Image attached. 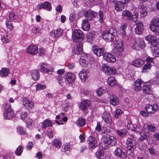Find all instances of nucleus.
<instances>
[{
	"label": "nucleus",
	"mask_w": 159,
	"mask_h": 159,
	"mask_svg": "<svg viewBox=\"0 0 159 159\" xmlns=\"http://www.w3.org/2000/svg\"><path fill=\"white\" fill-rule=\"evenodd\" d=\"M9 18L11 20H13L17 19V16L13 12H11L9 14Z\"/></svg>",
	"instance_id": "obj_55"
},
{
	"label": "nucleus",
	"mask_w": 159,
	"mask_h": 159,
	"mask_svg": "<svg viewBox=\"0 0 159 159\" xmlns=\"http://www.w3.org/2000/svg\"><path fill=\"white\" fill-rule=\"evenodd\" d=\"M27 52L32 55L37 54L38 52V49L36 45L30 44L28 46L26 49Z\"/></svg>",
	"instance_id": "obj_12"
},
{
	"label": "nucleus",
	"mask_w": 159,
	"mask_h": 159,
	"mask_svg": "<svg viewBox=\"0 0 159 159\" xmlns=\"http://www.w3.org/2000/svg\"><path fill=\"white\" fill-rule=\"evenodd\" d=\"M127 149L131 151H133L136 148V142L135 140L134 139L133 136L132 135V138H128L126 142Z\"/></svg>",
	"instance_id": "obj_8"
},
{
	"label": "nucleus",
	"mask_w": 159,
	"mask_h": 159,
	"mask_svg": "<svg viewBox=\"0 0 159 159\" xmlns=\"http://www.w3.org/2000/svg\"><path fill=\"white\" fill-rule=\"evenodd\" d=\"M97 15V13L92 10H87L85 11L84 16L86 18L89 20H92Z\"/></svg>",
	"instance_id": "obj_19"
},
{
	"label": "nucleus",
	"mask_w": 159,
	"mask_h": 159,
	"mask_svg": "<svg viewBox=\"0 0 159 159\" xmlns=\"http://www.w3.org/2000/svg\"><path fill=\"white\" fill-rule=\"evenodd\" d=\"M1 32H3L5 33V34H3V37H2L1 40L4 43H7L9 42V40L6 37L7 36V32L5 30H2Z\"/></svg>",
	"instance_id": "obj_43"
},
{
	"label": "nucleus",
	"mask_w": 159,
	"mask_h": 159,
	"mask_svg": "<svg viewBox=\"0 0 159 159\" xmlns=\"http://www.w3.org/2000/svg\"><path fill=\"white\" fill-rule=\"evenodd\" d=\"M84 35L83 32L80 30L75 29L72 33V38L74 42L75 43L79 42V40H83Z\"/></svg>",
	"instance_id": "obj_6"
},
{
	"label": "nucleus",
	"mask_w": 159,
	"mask_h": 159,
	"mask_svg": "<svg viewBox=\"0 0 159 159\" xmlns=\"http://www.w3.org/2000/svg\"><path fill=\"white\" fill-rule=\"evenodd\" d=\"M145 46L144 41L141 38L135 39L134 40L131 46L137 50H141Z\"/></svg>",
	"instance_id": "obj_5"
},
{
	"label": "nucleus",
	"mask_w": 159,
	"mask_h": 159,
	"mask_svg": "<svg viewBox=\"0 0 159 159\" xmlns=\"http://www.w3.org/2000/svg\"><path fill=\"white\" fill-rule=\"evenodd\" d=\"M110 102L111 104L114 106L118 105L119 104V100L118 97L114 95L110 96Z\"/></svg>",
	"instance_id": "obj_32"
},
{
	"label": "nucleus",
	"mask_w": 159,
	"mask_h": 159,
	"mask_svg": "<svg viewBox=\"0 0 159 159\" xmlns=\"http://www.w3.org/2000/svg\"><path fill=\"white\" fill-rule=\"evenodd\" d=\"M76 124L78 126L83 127L85 125V120L82 118H79L76 121Z\"/></svg>",
	"instance_id": "obj_42"
},
{
	"label": "nucleus",
	"mask_w": 159,
	"mask_h": 159,
	"mask_svg": "<svg viewBox=\"0 0 159 159\" xmlns=\"http://www.w3.org/2000/svg\"><path fill=\"white\" fill-rule=\"evenodd\" d=\"M79 62L80 64L83 67H87L89 62V57H88V55L82 54L80 58Z\"/></svg>",
	"instance_id": "obj_10"
},
{
	"label": "nucleus",
	"mask_w": 159,
	"mask_h": 159,
	"mask_svg": "<svg viewBox=\"0 0 159 159\" xmlns=\"http://www.w3.org/2000/svg\"><path fill=\"white\" fill-rule=\"evenodd\" d=\"M148 128L149 130L153 132H155L156 130V127L155 126L151 125H148Z\"/></svg>",
	"instance_id": "obj_61"
},
{
	"label": "nucleus",
	"mask_w": 159,
	"mask_h": 159,
	"mask_svg": "<svg viewBox=\"0 0 159 159\" xmlns=\"http://www.w3.org/2000/svg\"><path fill=\"white\" fill-rule=\"evenodd\" d=\"M102 70L106 74L108 75H114L116 72L115 68L109 67L105 64L102 65Z\"/></svg>",
	"instance_id": "obj_9"
},
{
	"label": "nucleus",
	"mask_w": 159,
	"mask_h": 159,
	"mask_svg": "<svg viewBox=\"0 0 159 159\" xmlns=\"http://www.w3.org/2000/svg\"><path fill=\"white\" fill-rule=\"evenodd\" d=\"M85 102H81L80 104L79 105V108L81 109L83 111H85L87 110L88 106H87L86 105H85Z\"/></svg>",
	"instance_id": "obj_52"
},
{
	"label": "nucleus",
	"mask_w": 159,
	"mask_h": 159,
	"mask_svg": "<svg viewBox=\"0 0 159 159\" xmlns=\"http://www.w3.org/2000/svg\"><path fill=\"white\" fill-rule=\"evenodd\" d=\"M32 79L34 80H38L39 78V72L37 70H33L31 72Z\"/></svg>",
	"instance_id": "obj_37"
},
{
	"label": "nucleus",
	"mask_w": 159,
	"mask_h": 159,
	"mask_svg": "<svg viewBox=\"0 0 159 159\" xmlns=\"http://www.w3.org/2000/svg\"><path fill=\"white\" fill-rule=\"evenodd\" d=\"M32 120L30 118H27L25 121V123L28 127L32 125Z\"/></svg>",
	"instance_id": "obj_63"
},
{
	"label": "nucleus",
	"mask_w": 159,
	"mask_h": 159,
	"mask_svg": "<svg viewBox=\"0 0 159 159\" xmlns=\"http://www.w3.org/2000/svg\"><path fill=\"white\" fill-rule=\"evenodd\" d=\"M149 27L156 34H159V18L158 17H156L152 19L150 23Z\"/></svg>",
	"instance_id": "obj_2"
},
{
	"label": "nucleus",
	"mask_w": 159,
	"mask_h": 159,
	"mask_svg": "<svg viewBox=\"0 0 159 159\" xmlns=\"http://www.w3.org/2000/svg\"><path fill=\"white\" fill-rule=\"evenodd\" d=\"M39 70L42 72L49 74H52L53 71V69L50 68L47 64L42 63L40 65V68Z\"/></svg>",
	"instance_id": "obj_11"
},
{
	"label": "nucleus",
	"mask_w": 159,
	"mask_h": 159,
	"mask_svg": "<svg viewBox=\"0 0 159 159\" xmlns=\"http://www.w3.org/2000/svg\"><path fill=\"white\" fill-rule=\"evenodd\" d=\"M144 30L143 25L142 22H138L136 23V27L135 28V33L138 34L142 33Z\"/></svg>",
	"instance_id": "obj_21"
},
{
	"label": "nucleus",
	"mask_w": 159,
	"mask_h": 159,
	"mask_svg": "<svg viewBox=\"0 0 159 159\" xmlns=\"http://www.w3.org/2000/svg\"><path fill=\"white\" fill-rule=\"evenodd\" d=\"M149 82H147L144 83L143 85V90L144 93L147 94L152 93L151 85L149 84Z\"/></svg>",
	"instance_id": "obj_23"
},
{
	"label": "nucleus",
	"mask_w": 159,
	"mask_h": 159,
	"mask_svg": "<svg viewBox=\"0 0 159 159\" xmlns=\"http://www.w3.org/2000/svg\"><path fill=\"white\" fill-rule=\"evenodd\" d=\"M88 72L87 71L84 70H82L79 73V76L81 81L83 82H85L87 77V74Z\"/></svg>",
	"instance_id": "obj_31"
},
{
	"label": "nucleus",
	"mask_w": 159,
	"mask_h": 159,
	"mask_svg": "<svg viewBox=\"0 0 159 159\" xmlns=\"http://www.w3.org/2000/svg\"><path fill=\"white\" fill-rule=\"evenodd\" d=\"M117 133L121 137H124L127 133V131L125 129H122L117 130Z\"/></svg>",
	"instance_id": "obj_45"
},
{
	"label": "nucleus",
	"mask_w": 159,
	"mask_h": 159,
	"mask_svg": "<svg viewBox=\"0 0 159 159\" xmlns=\"http://www.w3.org/2000/svg\"><path fill=\"white\" fill-rule=\"evenodd\" d=\"M93 53L98 57H100L103 55L104 48H99V47L94 46L92 48Z\"/></svg>",
	"instance_id": "obj_15"
},
{
	"label": "nucleus",
	"mask_w": 159,
	"mask_h": 159,
	"mask_svg": "<svg viewBox=\"0 0 159 159\" xmlns=\"http://www.w3.org/2000/svg\"><path fill=\"white\" fill-rule=\"evenodd\" d=\"M37 7L39 10L44 9L48 11H50L52 9L51 4L48 2H45L39 4L37 6Z\"/></svg>",
	"instance_id": "obj_18"
},
{
	"label": "nucleus",
	"mask_w": 159,
	"mask_h": 159,
	"mask_svg": "<svg viewBox=\"0 0 159 159\" xmlns=\"http://www.w3.org/2000/svg\"><path fill=\"white\" fill-rule=\"evenodd\" d=\"M81 28L84 31H88L90 29V26L89 22L87 20H85L82 21Z\"/></svg>",
	"instance_id": "obj_36"
},
{
	"label": "nucleus",
	"mask_w": 159,
	"mask_h": 159,
	"mask_svg": "<svg viewBox=\"0 0 159 159\" xmlns=\"http://www.w3.org/2000/svg\"><path fill=\"white\" fill-rule=\"evenodd\" d=\"M127 26L126 24H124L121 26V27L120 28V31L122 33L123 37L126 35L125 30Z\"/></svg>",
	"instance_id": "obj_47"
},
{
	"label": "nucleus",
	"mask_w": 159,
	"mask_h": 159,
	"mask_svg": "<svg viewBox=\"0 0 159 159\" xmlns=\"http://www.w3.org/2000/svg\"><path fill=\"white\" fill-rule=\"evenodd\" d=\"M114 45V52L115 54L117 56L121 55L123 51L122 42L120 40L116 41Z\"/></svg>",
	"instance_id": "obj_7"
},
{
	"label": "nucleus",
	"mask_w": 159,
	"mask_h": 159,
	"mask_svg": "<svg viewBox=\"0 0 159 159\" xmlns=\"http://www.w3.org/2000/svg\"><path fill=\"white\" fill-rule=\"evenodd\" d=\"M5 105L6 111L3 113V118L6 120H10L15 116V114L11 109L10 104L7 103Z\"/></svg>",
	"instance_id": "obj_3"
},
{
	"label": "nucleus",
	"mask_w": 159,
	"mask_h": 159,
	"mask_svg": "<svg viewBox=\"0 0 159 159\" xmlns=\"http://www.w3.org/2000/svg\"><path fill=\"white\" fill-rule=\"evenodd\" d=\"M155 57H151L149 56L147 57L146 59V61L147 62H149L152 63H154V60Z\"/></svg>",
	"instance_id": "obj_60"
},
{
	"label": "nucleus",
	"mask_w": 159,
	"mask_h": 159,
	"mask_svg": "<svg viewBox=\"0 0 159 159\" xmlns=\"http://www.w3.org/2000/svg\"><path fill=\"white\" fill-rule=\"evenodd\" d=\"M122 113V111L120 109H118L116 110L115 113V117L117 118Z\"/></svg>",
	"instance_id": "obj_56"
},
{
	"label": "nucleus",
	"mask_w": 159,
	"mask_h": 159,
	"mask_svg": "<svg viewBox=\"0 0 159 159\" xmlns=\"http://www.w3.org/2000/svg\"><path fill=\"white\" fill-rule=\"evenodd\" d=\"M32 32L34 34H36L39 33H41V30L40 28L36 27H34L32 29Z\"/></svg>",
	"instance_id": "obj_54"
},
{
	"label": "nucleus",
	"mask_w": 159,
	"mask_h": 159,
	"mask_svg": "<svg viewBox=\"0 0 159 159\" xmlns=\"http://www.w3.org/2000/svg\"><path fill=\"white\" fill-rule=\"evenodd\" d=\"M6 24L7 27L10 30H12L13 29V26L11 22L8 21L6 22Z\"/></svg>",
	"instance_id": "obj_57"
},
{
	"label": "nucleus",
	"mask_w": 159,
	"mask_h": 159,
	"mask_svg": "<svg viewBox=\"0 0 159 159\" xmlns=\"http://www.w3.org/2000/svg\"><path fill=\"white\" fill-rule=\"evenodd\" d=\"M104 139L103 142L104 146L103 148L105 149H107L110 146H114L117 143L116 139L112 136H107Z\"/></svg>",
	"instance_id": "obj_4"
},
{
	"label": "nucleus",
	"mask_w": 159,
	"mask_h": 159,
	"mask_svg": "<svg viewBox=\"0 0 159 159\" xmlns=\"http://www.w3.org/2000/svg\"><path fill=\"white\" fill-rule=\"evenodd\" d=\"M83 48L82 44H80L76 48H74L72 50V53L74 54H80L82 52Z\"/></svg>",
	"instance_id": "obj_35"
},
{
	"label": "nucleus",
	"mask_w": 159,
	"mask_h": 159,
	"mask_svg": "<svg viewBox=\"0 0 159 159\" xmlns=\"http://www.w3.org/2000/svg\"><path fill=\"white\" fill-rule=\"evenodd\" d=\"M63 30L60 29H58L52 31L50 33V35L54 38H58L61 36Z\"/></svg>",
	"instance_id": "obj_22"
},
{
	"label": "nucleus",
	"mask_w": 159,
	"mask_h": 159,
	"mask_svg": "<svg viewBox=\"0 0 159 159\" xmlns=\"http://www.w3.org/2000/svg\"><path fill=\"white\" fill-rule=\"evenodd\" d=\"M125 4L119 1L116 2L115 6V9L117 11H122L124 8Z\"/></svg>",
	"instance_id": "obj_33"
},
{
	"label": "nucleus",
	"mask_w": 159,
	"mask_h": 159,
	"mask_svg": "<svg viewBox=\"0 0 159 159\" xmlns=\"http://www.w3.org/2000/svg\"><path fill=\"white\" fill-rule=\"evenodd\" d=\"M116 35V30L114 28H111L107 30L103 33L102 37L107 42H112Z\"/></svg>",
	"instance_id": "obj_1"
},
{
	"label": "nucleus",
	"mask_w": 159,
	"mask_h": 159,
	"mask_svg": "<svg viewBox=\"0 0 159 159\" xmlns=\"http://www.w3.org/2000/svg\"><path fill=\"white\" fill-rule=\"evenodd\" d=\"M17 131L18 132L21 134H25V132L23 128L22 127H18L17 128Z\"/></svg>",
	"instance_id": "obj_64"
},
{
	"label": "nucleus",
	"mask_w": 159,
	"mask_h": 159,
	"mask_svg": "<svg viewBox=\"0 0 159 159\" xmlns=\"http://www.w3.org/2000/svg\"><path fill=\"white\" fill-rule=\"evenodd\" d=\"M138 13L137 12L135 13L134 15H132V18L131 19L134 22H136L137 20V18L138 16Z\"/></svg>",
	"instance_id": "obj_62"
},
{
	"label": "nucleus",
	"mask_w": 159,
	"mask_h": 159,
	"mask_svg": "<svg viewBox=\"0 0 159 159\" xmlns=\"http://www.w3.org/2000/svg\"><path fill=\"white\" fill-rule=\"evenodd\" d=\"M88 146L89 148L94 149L97 146V141L95 138L90 136L88 140Z\"/></svg>",
	"instance_id": "obj_20"
},
{
	"label": "nucleus",
	"mask_w": 159,
	"mask_h": 159,
	"mask_svg": "<svg viewBox=\"0 0 159 159\" xmlns=\"http://www.w3.org/2000/svg\"><path fill=\"white\" fill-rule=\"evenodd\" d=\"M27 112L25 111L22 112L20 114V119L24 120L27 117Z\"/></svg>",
	"instance_id": "obj_58"
},
{
	"label": "nucleus",
	"mask_w": 159,
	"mask_h": 159,
	"mask_svg": "<svg viewBox=\"0 0 159 159\" xmlns=\"http://www.w3.org/2000/svg\"><path fill=\"white\" fill-rule=\"evenodd\" d=\"M23 151V148L21 146H19L17 148L15 152V153L17 156H20Z\"/></svg>",
	"instance_id": "obj_48"
},
{
	"label": "nucleus",
	"mask_w": 159,
	"mask_h": 159,
	"mask_svg": "<svg viewBox=\"0 0 159 159\" xmlns=\"http://www.w3.org/2000/svg\"><path fill=\"white\" fill-rule=\"evenodd\" d=\"M122 16L128 20H130L132 18L131 13L129 11L127 10H124L122 12Z\"/></svg>",
	"instance_id": "obj_39"
},
{
	"label": "nucleus",
	"mask_w": 159,
	"mask_h": 159,
	"mask_svg": "<svg viewBox=\"0 0 159 159\" xmlns=\"http://www.w3.org/2000/svg\"><path fill=\"white\" fill-rule=\"evenodd\" d=\"M104 59L107 62L113 63L116 61L115 57L112 54L108 52H105L103 55Z\"/></svg>",
	"instance_id": "obj_13"
},
{
	"label": "nucleus",
	"mask_w": 159,
	"mask_h": 159,
	"mask_svg": "<svg viewBox=\"0 0 159 159\" xmlns=\"http://www.w3.org/2000/svg\"><path fill=\"white\" fill-rule=\"evenodd\" d=\"M144 63V61L143 60L139 58L131 62V65L135 67H139L143 66Z\"/></svg>",
	"instance_id": "obj_25"
},
{
	"label": "nucleus",
	"mask_w": 159,
	"mask_h": 159,
	"mask_svg": "<svg viewBox=\"0 0 159 159\" xmlns=\"http://www.w3.org/2000/svg\"><path fill=\"white\" fill-rule=\"evenodd\" d=\"M36 90L39 91L40 90L44 89H45L46 86L45 85L38 84L35 85Z\"/></svg>",
	"instance_id": "obj_51"
},
{
	"label": "nucleus",
	"mask_w": 159,
	"mask_h": 159,
	"mask_svg": "<svg viewBox=\"0 0 159 159\" xmlns=\"http://www.w3.org/2000/svg\"><path fill=\"white\" fill-rule=\"evenodd\" d=\"M53 144L57 148H60L61 146V143L60 141L57 139H55L53 141Z\"/></svg>",
	"instance_id": "obj_50"
},
{
	"label": "nucleus",
	"mask_w": 159,
	"mask_h": 159,
	"mask_svg": "<svg viewBox=\"0 0 159 159\" xmlns=\"http://www.w3.org/2000/svg\"><path fill=\"white\" fill-rule=\"evenodd\" d=\"M145 109L148 112L154 113L158 109V105L156 104H154L153 105H147L146 106Z\"/></svg>",
	"instance_id": "obj_17"
},
{
	"label": "nucleus",
	"mask_w": 159,
	"mask_h": 159,
	"mask_svg": "<svg viewBox=\"0 0 159 159\" xmlns=\"http://www.w3.org/2000/svg\"><path fill=\"white\" fill-rule=\"evenodd\" d=\"M107 91V88L105 87H102L99 88L96 91V93L98 96H101L102 94L106 93Z\"/></svg>",
	"instance_id": "obj_41"
},
{
	"label": "nucleus",
	"mask_w": 159,
	"mask_h": 159,
	"mask_svg": "<svg viewBox=\"0 0 159 159\" xmlns=\"http://www.w3.org/2000/svg\"><path fill=\"white\" fill-rule=\"evenodd\" d=\"M141 16L142 17H144L146 16L147 14V8L146 7H142L140 11Z\"/></svg>",
	"instance_id": "obj_49"
},
{
	"label": "nucleus",
	"mask_w": 159,
	"mask_h": 159,
	"mask_svg": "<svg viewBox=\"0 0 159 159\" xmlns=\"http://www.w3.org/2000/svg\"><path fill=\"white\" fill-rule=\"evenodd\" d=\"M152 48L153 56L155 57H157L159 55V44H152Z\"/></svg>",
	"instance_id": "obj_24"
},
{
	"label": "nucleus",
	"mask_w": 159,
	"mask_h": 159,
	"mask_svg": "<svg viewBox=\"0 0 159 159\" xmlns=\"http://www.w3.org/2000/svg\"><path fill=\"white\" fill-rule=\"evenodd\" d=\"M75 75L71 73H68L66 75V80L68 83H71L74 81L75 79Z\"/></svg>",
	"instance_id": "obj_30"
},
{
	"label": "nucleus",
	"mask_w": 159,
	"mask_h": 159,
	"mask_svg": "<svg viewBox=\"0 0 159 159\" xmlns=\"http://www.w3.org/2000/svg\"><path fill=\"white\" fill-rule=\"evenodd\" d=\"M128 127L129 129L133 131H135L137 132L139 131L140 128L139 127L138 128H135L133 125L132 124H129L128 125Z\"/></svg>",
	"instance_id": "obj_53"
},
{
	"label": "nucleus",
	"mask_w": 159,
	"mask_h": 159,
	"mask_svg": "<svg viewBox=\"0 0 159 159\" xmlns=\"http://www.w3.org/2000/svg\"><path fill=\"white\" fill-rule=\"evenodd\" d=\"M34 103L32 101L26 98H24L23 99V106L28 110L31 109L34 107Z\"/></svg>",
	"instance_id": "obj_14"
},
{
	"label": "nucleus",
	"mask_w": 159,
	"mask_h": 159,
	"mask_svg": "<svg viewBox=\"0 0 159 159\" xmlns=\"http://www.w3.org/2000/svg\"><path fill=\"white\" fill-rule=\"evenodd\" d=\"M104 154L103 151L102 150H100L96 153V155L97 158H99L100 157L102 156Z\"/></svg>",
	"instance_id": "obj_59"
},
{
	"label": "nucleus",
	"mask_w": 159,
	"mask_h": 159,
	"mask_svg": "<svg viewBox=\"0 0 159 159\" xmlns=\"http://www.w3.org/2000/svg\"><path fill=\"white\" fill-rule=\"evenodd\" d=\"M107 82L111 87L116 85L117 84L115 78L110 77L108 79Z\"/></svg>",
	"instance_id": "obj_40"
},
{
	"label": "nucleus",
	"mask_w": 159,
	"mask_h": 159,
	"mask_svg": "<svg viewBox=\"0 0 159 159\" xmlns=\"http://www.w3.org/2000/svg\"><path fill=\"white\" fill-rule=\"evenodd\" d=\"M9 72V70L7 68H3L0 70V75L1 77H5L7 75Z\"/></svg>",
	"instance_id": "obj_44"
},
{
	"label": "nucleus",
	"mask_w": 159,
	"mask_h": 159,
	"mask_svg": "<svg viewBox=\"0 0 159 159\" xmlns=\"http://www.w3.org/2000/svg\"><path fill=\"white\" fill-rule=\"evenodd\" d=\"M102 117V120L107 123L110 124L112 122L111 117L108 113H103Z\"/></svg>",
	"instance_id": "obj_26"
},
{
	"label": "nucleus",
	"mask_w": 159,
	"mask_h": 159,
	"mask_svg": "<svg viewBox=\"0 0 159 159\" xmlns=\"http://www.w3.org/2000/svg\"><path fill=\"white\" fill-rule=\"evenodd\" d=\"M113 154L117 157L122 158H125L126 157L125 153L120 148H116L113 152Z\"/></svg>",
	"instance_id": "obj_16"
},
{
	"label": "nucleus",
	"mask_w": 159,
	"mask_h": 159,
	"mask_svg": "<svg viewBox=\"0 0 159 159\" xmlns=\"http://www.w3.org/2000/svg\"><path fill=\"white\" fill-rule=\"evenodd\" d=\"M95 33L94 31H92L87 33L86 34V38L87 39V41L89 42L90 43H93V40L94 39Z\"/></svg>",
	"instance_id": "obj_29"
},
{
	"label": "nucleus",
	"mask_w": 159,
	"mask_h": 159,
	"mask_svg": "<svg viewBox=\"0 0 159 159\" xmlns=\"http://www.w3.org/2000/svg\"><path fill=\"white\" fill-rule=\"evenodd\" d=\"M143 83V81L139 79H138L134 82V90L136 92L140 90L141 89V85Z\"/></svg>",
	"instance_id": "obj_27"
},
{
	"label": "nucleus",
	"mask_w": 159,
	"mask_h": 159,
	"mask_svg": "<svg viewBox=\"0 0 159 159\" xmlns=\"http://www.w3.org/2000/svg\"><path fill=\"white\" fill-rule=\"evenodd\" d=\"M87 5L91 7L98 4L99 2L96 0H87Z\"/></svg>",
	"instance_id": "obj_46"
},
{
	"label": "nucleus",
	"mask_w": 159,
	"mask_h": 159,
	"mask_svg": "<svg viewBox=\"0 0 159 159\" xmlns=\"http://www.w3.org/2000/svg\"><path fill=\"white\" fill-rule=\"evenodd\" d=\"M52 121L48 119H46L44 120L42 123V127L45 129L48 127L52 126Z\"/></svg>",
	"instance_id": "obj_38"
},
{
	"label": "nucleus",
	"mask_w": 159,
	"mask_h": 159,
	"mask_svg": "<svg viewBox=\"0 0 159 159\" xmlns=\"http://www.w3.org/2000/svg\"><path fill=\"white\" fill-rule=\"evenodd\" d=\"M79 18V15L74 13H72L70 14L69 20L71 23L75 24L76 21Z\"/></svg>",
	"instance_id": "obj_28"
},
{
	"label": "nucleus",
	"mask_w": 159,
	"mask_h": 159,
	"mask_svg": "<svg viewBox=\"0 0 159 159\" xmlns=\"http://www.w3.org/2000/svg\"><path fill=\"white\" fill-rule=\"evenodd\" d=\"M146 39L151 43L152 45L153 44L156 43L157 38L156 36L154 35H149L146 37Z\"/></svg>",
	"instance_id": "obj_34"
}]
</instances>
